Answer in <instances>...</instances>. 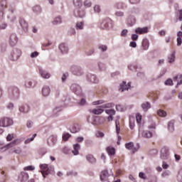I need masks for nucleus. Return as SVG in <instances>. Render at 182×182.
Here are the masks:
<instances>
[{
    "instance_id": "nucleus-1",
    "label": "nucleus",
    "mask_w": 182,
    "mask_h": 182,
    "mask_svg": "<svg viewBox=\"0 0 182 182\" xmlns=\"http://www.w3.org/2000/svg\"><path fill=\"white\" fill-rule=\"evenodd\" d=\"M21 95L19 88L16 86H12L9 88L8 97L10 100H18Z\"/></svg>"
},
{
    "instance_id": "nucleus-2",
    "label": "nucleus",
    "mask_w": 182,
    "mask_h": 182,
    "mask_svg": "<svg viewBox=\"0 0 182 182\" xmlns=\"http://www.w3.org/2000/svg\"><path fill=\"white\" fill-rule=\"evenodd\" d=\"M40 168L41 169V173L43 174V178H46V176H48L49 173H53V171H55V167H49L48 164H41Z\"/></svg>"
},
{
    "instance_id": "nucleus-3",
    "label": "nucleus",
    "mask_w": 182,
    "mask_h": 182,
    "mask_svg": "<svg viewBox=\"0 0 182 182\" xmlns=\"http://www.w3.org/2000/svg\"><path fill=\"white\" fill-rule=\"evenodd\" d=\"M21 55L22 51H21V50H19L18 48H14L10 53L9 58L10 59V60H18Z\"/></svg>"
},
{
    "instance_id": "nucleus-4",
    "label": "nucleus",
    "mask_w": 182,
    "mask_h": 182,
    "mask_svg": "<svg viewBox=\"0 0 182 182\" xmlns=\"http://www.w3.org/2000/svg\"><path fill=\"white\" fill-rule=\"evenodd\" d=\"M70 71L74 76H83L85 73L83 68L79 65H72L70 68Z\"/></svg>"
},
{
    "instance_id": "nucleus-5",
    "label": "nucleus",
    "mask_w": 182,
    "mask_h": 182,
    "mask_svg": "<svg viewBox=\"0 0 182 182\" xmlns=\"http://www.w3.org/2000/svg\"><path fill=\"white\" fill-rule=\"evenodd\" d=\"M100 27L101 29H106L109 31L113 28V21L110 18H106L100 23Z\"/></svg>"
},
{
    "instance_id": "nucleus-6",
    "label": "nucleus",
    "mask_w": 182,
    "mask_h": 182,
    "mask_svg": "<svg viewBox=\"0 0 182 182\" xmlns=\"http://www.w3.org/2000/svg\"><path fill=\"white\" fill-rule=\"evenodd\" d=\"M14 124L12 119L9 117H3L0 119V127H9Z\"/></svg>"
},
{
    "instance_id": "nucleus-7",
    "label": "nucleus",
    "mask_w": 182,
    "mask_h": 182,
    "mask_svg": "<svg viewBox=\"0 0 182 182\" xmlns=\"http://www.w3.org/2000/svg\"><path fill=\"white\" fill-rule=\"evenodd\" d=\"M74 14L76 18H85L86 16V11H85V9L80 7L75 9Z\"/></svg>"
},
{
    "instance_id": "nucleus-8",
    "label": "nucleus",
    "mask_w": 182,
    "mask_h": 182,
    "mask_svg": "<svg viewBox=\"0 0 182 182\" xmlns=\"http://www.w3.org/2000/svg\"><path fill=\"white\" fill-rule=\"evenodd\" d=\"M70 89H71L72 92H73V93H75L77 96H80V95H82V87H80L79 85L73 84L70 86Z\"/></svg>"
},
{
    "instance_id": "nucleus-9",
    "label": "nucleus",
    "mask_w": 182,
    "mask_h": 182,
    "mask_svg": "<svg viewBox=\"0 0 182 182\" xmlns=\"http://www.w3.org/2000/svg\"><path fill=\"white\" fill-rule=\"evenodd\" d=\"M170 156V152L168 151V148L163 147L161 150V159L162 160H167Z\"/></svg>"
},
{
    "instance_id": "nucleus-10",
    "label": "nucleus",
    "mask_w": 182,
    "mask_h": 182,
    "mask_svg": "<svg viewBox=\"0 0 182 182\" xmlns=\"http://www.w3.org/2000/svg\"><path fill=\"white\" fill-rule=\"evenodd\" d=\"M18 180L20 182H26L29 180V174L25 171H21L18 176Z\"/></svg>"
},
{
    "instance_id": "nucleus-11",
    "label": "nucleus",
    "mask_w": 182,
    "mask_h": 182,
    "mask_svg": "<svg viewBox=\"0 0 182 182\" xmlns=\"http://www.w3.org/2000/svg\"><path fill=\"white\" fill-rule=\"evenodd\" d=\"M11 46H15L18 43V36L15 33H11L9 37Z\"/></svg>"
},
{
    "instance_id": "nucleus-12",
    "label": "nucleus",
    "mask_w": 182,
    "mask_h": 182,
    "mask_svg": "<svg viewBox=\"0 0 182 182\" xmlns=\"http://www.w3.org/2000/svg\"><path fill=\"white\" fill-rule=\"evenodd\" d=\"M36 80H27L25 82L26 87H28V89H33L35 86L37 85Z\"/></svg>"
},
{
    "instance_id": "nucleus-13",
    "label": "nucleus",
    "mask_w": 182,
    "mask_h": 182,
    "mask_svg": "<svg viewBox=\"0 0 182 182\" xmlns=\"http://www.w3.org/2000/svg\"><path fill=\"white\" fill-rule=\"evenodd\" d=\"M41 93L44 97H48L50 95V87L49 85H44L42 87Z\"/></svg>"
},
{
    "instance_id": "nucleus-14",
    "label": "nucleus",
    "mask_w": 182,
    "mask_h": 182,
    "mask_svg": "<svg viewBox=\"0 0 182 182\" xmlns=\"http://www.w3.org/2000/svg\"><path fill=\"white\" fill-rule=\"evenodd\" d=\"M19 24L21 26L22 29L24 31V32L28 31V22H26L25 18H19Z\"/></svg>"
},
{
    "instance_id": "nucleus-15",
    "label": "nucleus",
    "mask_w": 182,
    "mask_h": 182,
    "mask_svg": "<svg viewBox=\"0 0 182 182\" xmlns=\"http://www.w3.org/2000/svg\"><path fill=\"white\" fill-rule=\"evenodd\" d=\"M130 87H131L130 82L126 83V82L123 81L119 85V91L123 92L124 90H129Z\"/></svg>"
},
{
    "instance_id": "nucleus-16",
    "label": "nucleus",
    "mask_w": 182,
    "mask_h": 182,
    "mask_svg": "<svg viewBox=\"0 0 182 182\" xmlns=\"http://www.w3.org/2000/svg\"><path fill=\"white\" fill-rule=\"evenodd\" d=\"M125 147L127 150H131L132 153H136V151H137V148L134 147V144L133 142L125 144Z\"/></svg>"
},
{
    "instance_id": "nucleus-17",
    "label": "nucleus",
    "mask_w": 182,
    "mask_h": 182,
    "mask_svg": "<svg viewBox=\"0 0 182 182\" xmlns=\"http://www.w3.org/2000/svg\"><path fill=\"white\" fill-rule=\"evenodd\" d=\"M39 73L43 79H49L50 77V74H49L46 70H43L42 68H39Z\"/></svg>"
},
{
    "instance_id": "nucleus-18",
    "label": "nucleus",
    "mask_w": 182,
    "mask_h": 182,
    "mask_svg": "<svg viewBox=\"0 0 182 182\" xmlns=\"http://www.w3.org/2000/svg\"><path fill=\"white\" fill-rule=\"evenodd\" d=\"M87 79L91 83H99V78L95 75L89 74Z\"/></svg>"
},
{
    "instance_id": "nucleus-19",
    "label": "nucleus",
    "mask_w": 182,
    "mask_h": 182,
    "mask_svg": "<svg viewBox=\"0 0 182 182\" xmlns=\"http://www.w3.org/2000/svg\"><path fill=\"white\" fill-rule=\"evenodd\" d=\"M100 178L101 181H107V178H109V172L107 171H102L101 172Z\"/></svg>"
},
{
    "instance_id": "nucleus-20",
    "label": "nucleus",
    "mask_w": 182,
    "mask_h": 182,
    "mask_svg": "<svg viewBox=\"0 0 182 182\" xmlns=\"http://www.w3.org/2000/svg\"><path fill=\"white\" fill-rule=\"evenodd\" d=\"M147 32H149V28H147V27L137 28L135 30V33L139 35H143L144 33H147Z\"/></svg>"
},
{
    "instance_id": "nucleus-21",
    "label": "nucleus",
    "mask_w": 182,
    "mask_h": 182,
    "mask_svg": "<svg viewBox=\"0 0 182 182\" xmlns=\"http://www.w3.org/2000/svg\"><path fill=\"white\" fill-rule=\"evenodd\" d=\"M141 107L144 112H148L149 109H151V104L149 102H145L141 105Z\"/></svg>"
},
{
    "instance_id": "nucleus-22",
    "label": "nucleus",
    "mask_w": 182,
    "mask_h": 182,
    "mask_svg": "<svg viewBox=\"0 0 182 182\" xmlns=\"http://www.w3.org/2000/svg\"><path fill=\"white\" fill-rule=\"evenodd\" d=\"M31 110V108L28 107V105H21L19 107V112H21V113H29V111Z\"/></svg>"
},
{
    "instance_id": "nucleus-23",
    "label": "nucleus",
    "mask_w": 182,
    "mask_h": 182,
    "mask_svg": "<svg viewBox=\"0 0 182 182\" xmlns=\"http://www.w3.org/2000/svg\"><path fill=\"white\" fill-rule=\"evenodd\" d=\"M59 50H60L61 53H68V52H69V48H68V46L65 43L60 44Z\"/></svg>"
},
{
    "instance_id": "nucleus-24",
    "label": "nucleus",
    "mask_w": 182,
    "mask_h": 182,
    "mask_svg": "<svg viewBox=\"0 0 182 182\" xmlns=\"http://www.w3.org/2000/svg\"><path fill=\"white\" fill-rule=\"evenodd\" d=\"M6 8V0H1L0 1V12H1V15H4V11H5Z\"/></svg>"
},
{
    "instance_id": "nucleus-25",
    "label": "nucleus",
    "mask_w": 182,
    "mask_h": 182,
    "mask_svg": "<svg viewBox=\"0 0 182 182\" xmlns=\"http://www.w3.org/2000/svg\"><path fill=\"white\" fill-rule=\"evenodd\" d=\"M73 4L75 9L82 8L83 6V3L82 2V0H73Z\"/></svg>"
},
{
    "instance_id": "nucleus-26",
    "label": "nucleus",
    "mask_w": 182,
    "mask_h": 182,
    "mask_svg": "<svg viewBox=\"0 0 182 182\" xmlns=\"http://www.w3.org/2000/svg\"><path fill=\"white\" fill-rule=\"evenodd\" d=\"M79 150H80V144H75L73 145V150L72 151L73 154L74 156H77L79 154Z\"/></svg>"
},
{
    "instance_id": "nucleus-27",
    "label": "nucleus",
    "mask_w": 182,
    "mask_h": 182,
    "mask_svg": "<svg viewBox=\"0 0 182 182\" xmlns=\"http://www.w3.org/2000/svg\"><path fill=\"white\" fill-rule=\"evenodd\" d=\"M142 137H144L145 139H151V137H153V133L150 131H143Z\"/></svg>"
},
{
    "instance_id": "nucleus-28",
    "label": "nucleus",
    "mask_w": 182,
    "mask_h": 182,
    "mask_svg": "<svg viewBox=\"0 0 182 182\" xmlns=\"http://www.w3.org/2000/svg\"><path fill=\"white\" fill-rule=\"evenodd\" d=\"M86 160L88 161L91 164H95L96 163V158L92 154H88L86 156Z\"/></svg>"
},
{
    "instance_id": "nucleus-29",
    "label": "nucleus",
    "mask_w": 182,
    "mask_h": 182,
    "mask_svg": "<svg viewBox=\"0 0 182 182\" xmlns=\"http://www.w3.org/2000/svg\"><path fill=\"white\" fill-rule=\"evenodd\" d=\"M176 123V121L174 119L171 120L168 122V129L169 132H174V124Z\"/></svg>"
},
{
    "instance_id": "nucleus-30",
    "label": "nucleus",
    "mask_w": 182,
    "mask_h": 182,
    "mask_svg": "<svg viewBox=\"0 0 182 182\" xmlns=\"http://www.w3.org/2000/svg\"><path fill=\"white\" fill-rule=\"evenodd\" d=\"M107 151L109 156H114L116 154V149L113 146H108Z\"/></svg>"
},
{
    "instance_id": "nucleus-31",
    "label": "nucleus",
    "mask_w": 182,
    "mask_h": 182,
    "mask_svg": "<svg viewBox=\"0 0 182 182\" xmlns=\"http://www.w3.org/2000/svg\"><path fill=\"white\" fill-rule=\"evenodd\" d=\"M12 147H15V146L12 144V142L6 144L4 147L0 148V151H6L8 149H12Z\"/></svg>"
},
{
    "instance_id": "nucleus-32",
    "label": "nucleus",
    "mask_w": 182,
    "mask_h": 182,
    "mask_svg": "<svg viewBox=\"0 0 182 182\" xmlns=\"http://www.w3.org/2000/svg\"><path fill=\"white\" fill-rule=\"evenodd\" d=\"M36 136V134H34L33 135H29L27 139L25 140L24 144H29L31 141H33L35 140V137Z\"/></svg>"
},
{
    "instance_id": "nucleus-33",
    "label": "nucleus",
    "mask_w": 182,
    "mask_h": 182,
    "mask_svg": "<svg viewBox=\"0 0 182 182\" xmlns=\"http://www.w3.org/2000/svg\"><path fill=\"white\" fill-rule=\"evenodd\" d=\"M173 82H176L177 86L182 85V75L174 77Z\"/></svg>"
},
{
    "instance_id": "nucleus-34",
    "label": "nucleus",
    "mask_w": 182,
    "mask_h": 182,
    "mask_svg": "<svg viewBox=\"0 0 182 182\" xmlns=\"http://www.w3.org/2000/svg\"><path fill=\"white\" fill-rule=\"evenodd\" d=\"M176 60V52H173L168 57V63H173Z\"/></svg>"
},
{
    "instance_id": "nucleus-35",
    "label": "nucleus",
    "mask_w": 182,
    "mask_h": 182,
    "mask_svg": "<svg viewBox=\"0 0 182 182\" xmlns=\"http://www.w3.org/2000/svg\"><path fill=\"white\" fill-rule=\"evenodd\" d=\"M60 23H62V16H58L54 18V20L53 21V24L60 25Z\"/></svg>"
},
{
    "instance_id": "nucleus-36",
    "label": "nucleus",
    "mask_w": 182,
    "mask_h": 182,
    "mask_svg": "<svg viewBox=\"0 0 182 182\" xmlns=\"http://www.w3.org/2000/svg\"><path fill=\"white\" fill-rule=\"evenodd\" d=\"M135 122L136 119H134V117H129V128L131 129V130H133V129H134V126H136Z\"/></svg>"
},
{
    "instance_id": "nucleus-37",
    "label": "nucleus",
    "mask_w": 182,
    "mask_h": 182,
    "mask_svg": "<svg viewBox=\"0 0 182 182\" xmlns=\"http://www.w3.org/2000/svg\"><path fill=\"white\" fill-rule=\"evenodd\" d=\"M116 7L117 8V9H126V8H127V6L123 2H119L116 4Z\"/></svg>"
},
{
    "instance_id": "nucleus-38",
    "label": "nucleus",
    "mask_w": 182,
    "mask_h": 182,
    "mask_svg": "<svg viewBox=\"0 0 182 182\" xmlns=\"http://www.w3.org/2000/svg\"><path fill=\"white\" fill-rule=\"evenodd\" d=\"M100 107H102V109H109L110 107H114V104L112 102H109V103L102 105Z\"/></svg>"
},
{
    "instance_id": "nucleus-39",
    "label": "nucleus",
    "mask_w": 182,
    "mask_h": 182,
    "mask_svg": "<svg viewBox=\"0 0 182 182\" xmlns=\"http://www.w3.org/2000/svg\"><path fill=\"white\" fill-rule=\"evenodd\" d=\"M33 11L35 14H41L42 12V8H41V6L36 5L33 7Z\"/></svg>"
},
{
    "instance_id": "nucleus-40",
    "label": "nucleus",
    "mask_w": 182,
    "mask_h": 182,
    "mask_svg": "<svg viewBox=\"0 0 182 182\" xmlns=\"http://www.w3.org/2000/svg\"><path fill=\"white\" fill-rule=\"evenodd\" d=\"M115 127H116V132L119 134H120V122L119 119L115 120Z\"/></svg>"
},
{
    "instance_id": "nucleus-41",
    "label": "nucleus",
    "mask_w": 182,
    "mask_h": 182,
    "mask_svg": "<svg viewBox=\"0 0 182 182\" xmlns=\"http://www.w3.org/2000/svg\"><path fill=\"white\" fill-rule=\"evenodd\" d=\"M85 26V23L83 21H80L76 23V29L82 31Z\"/></svg>"
},
{
    "instance_id": "nucleus-42",
    "label": "nucleus",
    "mask_w": 182,
    "mask_h": 182,
    "mask_svg": "<svg viewBox=\"0 0 182 182\" xmlns=\"http://www.w3.org/2000/svg\"><path fill=\"white\" fill-rule=\"evenodd\" d=\"M83 5L85 9L90 8L92 6V1L90 0H84Z\"/></svg>"
},
{
    "instance_id": "nucleus-43",
    "label": "nucleus",
    "mask_w": 182,
    "mask_h": 182,
    "mask_svg": "<svg viewBox=\"0 0 182 182\" xmlns=\"http://www.w3.org/2000/svg\"><path fill=\"white\" fill-rule=\"evenodd\" d=\"M91 112L94 114H102V113L104 112V110H103V109L98 108V109H93Z\"/></svg>"
},
{
    "instance_id": "nucleus-44",
    "label": "nucleus",
    "mask_w": 182,
    "mask_h": 182,
    "mask_svg": "<svg viewBox=\"0 0 182 182\" xmlns=\"http://www.w3.org/2000/svg\"><path fill=\"white\" fill-rule=\"evenodd\" d=\"M98 68L101 72H105L106 70V65L103 63H98Z\"/></svg>"
},
{
    "instance_id": "nucleus-45",
    "label": "nucleus",
    "mask_w": 182,
    "mask_h": 182,
    "mask_svg": "<svg viewBox=\"0 0 182 182\" xmlns=\"http://www.w3.org/2000/svg\"><path fill=\"white\" fill-rule=\"evenodd\" d=\"M142 48L144 50H147L149 49V41L144 40L142 41Z\"/></svg>"
},
{
    "instance_id": "nucleus-46",
    "label": "nucleus",
    "mask_w": 182,
    "mask_h": 182,
    "mask_svg": "<svg viewBox=\"0 0 182 182\" xmlns=\"http://www.w3.org/2000/svg\"><path fill=\"white\" fill-rule=\"evenodd\" d=\"M157 114L161 117H166L167 116V112L163 109L158 110Z\"/></svg>"
},
{
    "instance_id": "nucleus-47",
    "label": "nucleus",
    "mask_w": 182,
    "mask_h": 182,
    "mask_svg": "<svg viewBox=\"0 0 182 182\" xmlns=\"http://www.w3.org/2000/svg\"><path fill=\"white\" fill-rule=\"evenodd\" d=\"M6 109H8V110H10V112H12V110H14V107H15V105H14L13 102H9L6 105Z\"/></svg>"
},
{
    "instance_id": "nucleus-48",
    "label": "nucleus",
    "mask_w": 182,
    "mask_h": 182,
    "mask_svg": "<svg viewBox=\"0 0 182 182\" xmlns=\"http://www.w3.org/2000/svg\"><path fill=\"white\" fill-rule=\"evenodd\" d=\"M105 113L107 114H109V116H114V114H116V111L114 109H106L105 110Z\"/></svg>"
},
{
    "instance_id": "nucleus-49",
    "label": "nucleus",
    "mask_w": 182,
    "mask_h": 182,
    "mask_svg": "<svg viewBox=\"0 0 182 182\" xmlns=\"http://www.w3.org/2000/svg\"><path fill=\"white\" fill-rule=\"evenodd\" d=\"M24 171H33V170H35V166H25L23 168Z\"/></svg>"
},
{
    "instance_id": "nucleus-50",
    "label": "nucleus",
    "mask_w": 182,
    "mask_h": 182,
    "mask_svg": "<svg viewBox=\"0 0 182 182\" xmlns=\"http://www.w3.org/2000/svg\"><path fill=\"white\" fill-rule=\"evenodd\" d=\"M21 143H22V140L21 139H15L13 141H11V144L14 146H18V144H21Z\"/></svg>"
},
{
    "instance_id": "nucleus-51",
    "label": "nucleus",
    "mask_w": 182,
    "mask_h": 182,
    "mask_svg": "<svg viewBox=\"0 0 182 182\" xmlns=\"http://www.w3.org/2000/svg\"><path fill=\"white\" fill-rule=\"evenodd\" d=\"M1 174H2V176H0V182H5L6 180V176H5V172L4 171H1Z\"/></svg>"
},
{
    "instance_id": "nucleus-52",
    "label": "nucleus",
    "mask_w": 182,
    "mask_h": 182,
    "mask_svg": "<svg viewBox=\"0 0 182 182\" xmlns=\"http://www.w3.org/2000/svg\"><path fill=\"white\" fill-rule=\"evenodd\" d=\"M15 137V135L14 134H9L6 136V141H12Z\"/></svg>"
},
{
    "instance_id": "nucleus-53",
    "label": "nucleus",
    "mask_w": 182,
    "mask_h": 182,
    "mask_svg": "<svg viewBox=\"0 0 182 182\" xmlns=\"http://www.w3.org/2000/svg\"><path fill=\"white\" fill-rule=\"evenodd\" d=\"M105 103V100H100L98 101H95L92 102L93 106H97V105H103Z\"/></svg>"
},
{
    "instance_id": "nucleus-54",
    "label": "nucleus",
    "mask_w": 182,
    "mask_h": 182,
    "mask_svg": "<svg viewBox=\"0 0 182 182\" xmlns=\"http://www.w3.org/2000/svg\"><path fill=\"white\" fill-rule=\"evenodd\" d=\"M13 153H15V154H21L22 153V149H21V147L15 148Z\"/></svg>"
},
{
    "instance_id": "nucleus-55",
    "label": "nucleus",
    "mask_w": 182,
    "mask_h": 182,
    "mask_svg": "<svg viewBox=\"0 0 182 182\" xmlns=\"http://www.w3.org/2000/svg\"><path fill=\"white\" fill-rule=\"evenodd\" d=\"M128 68L129 69V70H137V65L136 64H132L128 65Z\"/></svg>"
},
{
    "instance_id": "nucleus-56",
    "label": "nucleus",
    "mask_w": 182,
    "mask_h": 182,
    "mask_svg": "<svg viewBox=\"0 0 182 182\" xmlns=\"http://www.w3.org/2000/svg\"><path fill=\"white\" fill-rule=\"evenodd\" d=\"M69 139H70V134H65L63 135V140H64V141H68V140H69Z\"/></svg>"
},
{
    "instance_id": "nucleus-57",
    "label": "nucleus",
    "mask_w": 182,
    "mask_h": 182,
    "mask_svg": "<svg viewBox=\"0 0 182 182\" xmlns=\"http://www.w3.org/2000/svg\"><path fill=\"white\" fill-rule=\"evenodd\" d=\"M128 33L129 31H127V29H124L121 32V36H122V38H126V36H127Z\"/></svg>"
},
{
    "instance_id": "nucleus-58",
    "label": "nucleus",
    "mask_w": 182,
    "mask_h": 182,
    "mask_svg": "<svg viewBox=\"0 0 182 182\" xmlns=\"http://www.w3.org/2000/svg\"><path fill=\"white\" fill-rule=\"evenodd\" d=\"M165 85L166 86H173V80L172 79H168L165 81Z\"/></svg>"
},
{
    "instance_id": "nucleus-59",
    "label": "nucleus",
    "mask_w": 182,
    "mask_h": 182,
    "mask_svg": "<svg viewBox=\"0 0 182 182\" xmlns=\"http://www.w3.org/2000/svg\"><path fill=\"white\" fill-rule=\"evenodd\" d=\"M68 35L70 36H73V35H76V30H75V28H70L68 31Z\"/></svg>"
},
{
    "instance_id": "nucleus-60",
    "label": "nucleus",
    "mask_w": 182,
    "mask_h": 182,
    "mask_svg": "<svg viewBox=\"0 0 182 182\" xmlns=\"http://www.w3.org/2000/svg\"><path fill=\"white\" fill-rule=\"evenodd\" d=\"M77 105L79 106H85V105H86V100L85 98L81 99L80 101L77 102Z\"/></svg>"
},
{
    "instance_id": "nucleus-61",
    "label": "nucleus",
    "mask_w": 182,
    "mask_h": 182,
    "mask_svg": "<svg viewBox=\"0 0 182 182\" xmlns=\"http://www.w3.org/2000/svg\"><path fill=\"white\" fill-rule=\"evenodd\" d=\"M178 181L182 182V168L180 169L178 175Z\"/></svg>"
},
{
    "instance_id": "nucleus-62",
    "label": "nucleus",
    "mask_w": 182,
    "mask_h": 182,
    "mask_svg": "<svg viewBox=\"0 0 182 182\" xmlns=\"http://www.w3.org/2000/svg\"><path fill=\"white\" fill-rule=\"evenodd\" d=\"M94 11H95V12L96 14H99V13L100 12V11H101V9H100V6H99V5H95V6H94Z\"/></svg>"
},
{
    "instance_id": "nucleus-63",
    "label": "nucleus",
    "mask_w": 182,
    "mask_h": 182,
    "mask_svg": "<svg viewBox=\"0 0 182 182\" xmlns=\"http://www.w3.org/2000/svg\"><path fill=\"white\" fill-rule=\"evenodd\" d=\"M68 76H69V73H63L61 77L62 82H65V80H66Z\"/></svg>"
},
{
    "instance_id": "nucleus-64",
    "label": "nucleus",
    "mask_w": 182,
    "mask_h": 182,
    "mask_svg": "<svg viewBox=\"0 0 182 182\" xmlns=\"http://www.w3.org/2000/svg\"><path fill=\"white\" fill-rule=\"evenodd\" d=\"M171 174V172L170 171H165L162 173L161 176L162 177H167V176H170Z\"/></svg>"
}]
</instances>
